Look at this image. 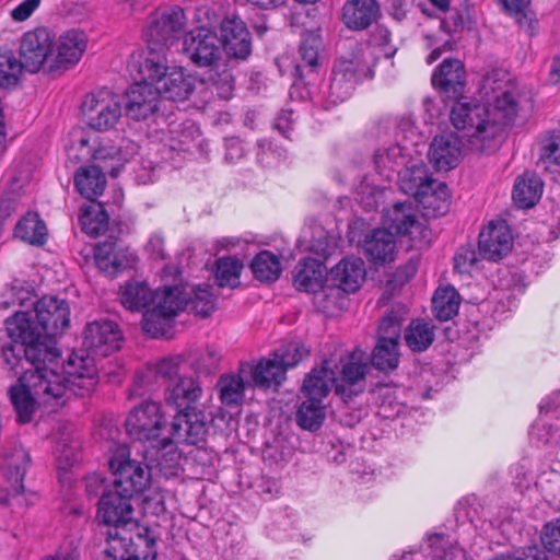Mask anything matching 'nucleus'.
Wrapping results in <instances>:
<instances>
[{
	"mask_svg": "<svg viewBox=\"0 0 560 560\" xmlns=\"http://www.w3.org/2000/svg\"><path fill=\"white\" fill-rule=\"evenodd\" d=\"M122 340L118 325L112 320H95L86 325L81 350L72 352L65 371L52 366L25 370L18 384L9 389L10 400L18 420L27 423L36 407L42 405L62 406L70 395H90L98 383V370L94 357H108L119 349Z\"/></svg>",
	"mask_w": 560,
	"mask_h": 560,
	"instance_id": "obj_1",
	"label": "nucleus"
},
{
	"mask_svg": "<svg viewBox=\"0 0 560 560\" xmlns=\"http://www.w3.org/2000/svg\"><path fill=\"white\" fill-rule=\"evenodd\" d=\"M34 313V316L16 313L7 320L11 341L1 347V353L8 368L15 373L18 368L24 369V363L37 370L52 365L60 357L55 338L69 327V303L46 295L35 303Z\"/></svg>",
	"mask_w": 560,
	"mask_h": 560,
	"instance_id": "obj_2",
	"label": "nucleus"
},
{
	"mask_svg": "<svg viewBox=\"0 0 560 560\" xmlns=\"http://www.w3.org/2000/svg\"><path fill=\"white\" fill-rule=\"evenodd\" d=\"M495 83L492 77L485 79L483 88L493 93L492 108L479 103L456 102L451 109V121L457 130L464 131L470 150L495 151L517 115L515 94L511 89H502Z\"/></svg>",
	"mask_w": 560,
	"mask_h": 560,
	"instance_id": "obj_3",
	"label": "nucleus"
},
{
	"mask_svg": "<svg viewBox=\"0 0 560 560\" xmlns=\"http://www.w3.org/2000/svg\"><path fill=\"white\" fill-rule=\"evenodd\" d=\"M132 498L110 488L100 501L97 517L108 525L104 560H155L156 537L148 527L130 535L124 527L133 520Z\"/></svg>",
	"mask_w": 560,
	"mask_h": 560,
	"instance_id": "obj_4",
	"label": "nucleus"
},
{
	"mask_svg": "<svg viewBox=\"0 0 560 560\" xmlns=\"http://www.w3.org/2000/svg\"><path fill=\"white\" fill-rule=\"evenodd\" d=\"M203 389L197 377L182 376L164 388V400L175 409L172 420L173 440L187 445L205 442L209 431L208 417L201 398Z\"/></svg>",
	"mask_w": 560,
	"mask_h": 560,
	"instance_id": "obj_5",
	"label": "nucleus"
},
{
	"mask_svg": "<svg viewBox=\"0 0 560 560\" xmlns=\"http://www.w3.org/2000/svg\"><path fill=\"white\" fill-rule=\"evenodd\" d=\"M139 75L153 82L161 100L186 101L196 88V78L186 73L182 67H168L164 54L150 52L138 68Z\"/></svg>",
	"mask_w": 560,
	"mask_h": 560,
	"instance_id": "obj_6",
	"label": "nucleus"
},
{
	"mask_svg": "<svg viewBox=\"0 0 560 560\" xmlns=\"http://www.w3.org/2000/svg\"><path fill=\"white\" fill-rule=\"evenodd\" d=\"M125 427L127 433L140 442H149L158 450L167 446L187 445L176 442L172 434V423L167 428L165 416L160 402L147 400L136 406L128 415Z\"/></svg>",
	"mask_w": 560,
	"mask_h": 560,
	"instance_id": "obj_7",
	"label": "nucleus"
},
{
	"mask_svg": "<svg viewBox=\"0 0 560 560\" xmlns=\"http://www.w3.org/2000/svg\"><path fill=\"white\" fill-rule=\"evenodd\" d=\"M398 183L400 190L424 209L433 208L434 214H443L447 210L448 188L445 183L433 179L425 165L406 167Z\"/></svg>",
	"mask_w": 560,
	"mask_h": 560,
	"instance_id": "obj_8",
	"label": "nucleus"
},
{
	"mask_svg": "<svg viewBox=\"0 0 560 560\" xmlns=\"http://www.w3.org/2000/svg\"><path fill=\"white\" fill-rule=\"evenodd\" d=\"M30 464L31 456L22 447L8 455L4 462L5 494L1 502L15 512H22L38 501V494L33 490L26 489L23 485V479Z\"/></svg>",
	"mask_w": 560,
	"mask_h": 560,
	"instance_id": "obj_9",
	"label": "nucleus"
},
{
	"mask_svg": "<svg viewBox=\"0 0 560 560\" xmlns=\"http://www.w3.org/2000/svg\"><path fill=\"white\" fill-rule=\"evenodd\" d=\"M186 26L184 10L174 7L155 14L150 22L144 37L148 44V52L164 54L183 35Z\"/></svg>",
	"mask_w": 560,
	"mask_h": 560,
	"instance_id": "obj_10",
	"label": "nucleus"
},
{
	"mask_svg": "<svg viewBox=\"0 0 560 560\" xmlns=\"http://www.w3.org/2000/svg\"><path fill=\"white\" fill-rule=\"evenodd\" d=\"M81 109L85 124L96 131L114 128L121 117L119 97L106 89L88 94Z\"/></svg>",
	"mask_w": 560,
	"mask_h": 560,
	"instance_id": "obj_11",
	"label": "nucleus"
},
{
	"mask_svg": "<svg viewBox=\"0 0 560 560\" xmlns=\"http://www.w3.org/2000/svg\"><path fill=\"white\" fill-rule=\"evenodd\" d=\"M279 349L272 358L262 359L255 368H249L252 378L256 386L268 388L272 385H280L284 380L289 368H294L303 358L308 355V351L303 347L294 346L292 349Z\"/></svg>",
	"mask_w": 560,
	"mask_h": 560,
	"instance_id": "obj_12",
	"label": "nucleus"
},
{
	"mask_svg": "<svg viewBox=\"0 0 560 560\" xmlns=\"http://www.w3.org/2000/svg\"><path fill=\"white\" fill-rule=\"evenodd\" d=\"M114 475L112 488L131 498L143 492L150 485L151 474L148 466L126 457L124 452L108 462Z\"/></svg>",
	"mask_w": 560,
	"mask_h": 560,
	"instance_id": "obj_13",
	"label": "nucleus"
},
{
	"mask_svg": "<svg viewBox=\"0 0 560 560\" xmlns=\"http://www.w3.org/2000/svg\"><path fill=\"white\" fill-rule=\"evenodd\" d=\"M182 51L199 68L214 66L221 59L222 52L218 34L207 27H197L186 33Z\"/></svg>",
	"mask_w": 560,
	"mask_h": 560,
	"instance_id": "obj_14",
	"label": "nucleus"
},
{
	"mask_svg": "<svg viewBox=\"0 0 560 560\" xmlns=\"http://www.w3.org/2000/svg\"><path fill=\"white\" fill-rule=\"evenodd\" d=\"M20 57L25 71L38 72L43 67L50 72L52 63V34L45 27L25 33L20 45Z\"/></svg>",
	"mask_w": 560,
	"mask_h": 560,
	"instance_id": "obj_15",
	"label": "nucleus"
},
{
	"mask_svg": "<svg viewBox=\"0 0 560 560\" xmlns=\"http://www.w3.org/2000/svg\"><path fill=\"white\" fill-rule=\"evenodd\" d=\"M220 45L229 59L246 60L252 54V36L245 22L236 15L220 23Z\"/></svg>",
	"mask_w": 560,
	"mask_h": 560,
	"instance_id": "obj_16",
	"label": "nucleus"
},
{
	"mask_svg": "<svg viewBox=\"0 0 560 560\" xmlns=\"http://www.w3.org/2000/svg\"><path fill=\"white\" fill-rule=\"evenodd\" d=\"M126 114L136 120L147 119L160 108L161 94L155 90L152 81L140 75L126 93Z\"/></svg>",
	"mask_w": 560,
	"mask_h": 560,
	"instance_id": "obj_17",
	"label": "nucleus"
},
{
	"mask_svg": "<svg viewBox=\"0 0 560 560\" xmlns=\"http://www.w3.org/2000/svg\"><path fill=\"white\" fill-rule=\"evenodd\" d=\"M88 38L84 32L70 30L59 36L52 37V63L50 72L66 70L75 65L84 54Z\"/></svg>",
	"mask_w": 560,
	"mask_h": 560,
	"instance_id": "obj_18",
	"label": "nucleus"
},
{
	"mask_svg": "<svg viewBox=\"0 0 560 560\" xmlns=\"http://www.w3.org/2000/svg\"><path fill=\"white\" fill-rule=\"evenodd\" d=\"M513 246L512 235L505 222L490 223L479 234L478 249L482 259L498 261Z\"/></svg>",
	"mask_w": 560,
	"mask_h": 560,
	"instance_id": "obj_19",
	"label": "nucleus"
},
{
	"mask_svg": "<svg viewBox=\"0 0 560 560\" xmlns=\"http://www.w3.org/2000/svg\"><path fill=\"white\" fill-rule=\"evenodd\" d=\"M183 362L182 355H171L149 364L145 372L136 374L135 385L145 390H153L154 383L162 381L166 387L170 383H175L183 376L180 375Z\"/></svg>",
	"mask_w": 560,
	"mask_h": 560,
	"instance_id": "obj_20",
	"label": "nucleus"
},
{
	"mask_svg": "<svg viewBox=\"0 0 560 560\" xmlns=\"http://www.w3.org/2000/svg\"><path fill=\"white\" fill-rule=\"evenodd\" d=\"M462 153L458 136L446 132L434 137L428 152L431 164L439 171H450L457 166Z\"/></svg>",
	"mask_w": 560,
	"mask_h": 560,
	"instance_id": "obj_21",
	"label": "nucleus"
},
{
	"mask_svg": "<svg viewBox=\"0 0 560 560\" xmlns=\"http://www.w3.org/2000/svg\"><path fill=\"white\" fill-rule=\"evenodd\" d=\"M432 84L447 97L462 96L465 86V69L458 59L446 58L434 71L431 78Z\"/></svg>",
	"mask_w": 560,
	"mask_h": 560,
	"instance_id": "obj_22",
	"label": "nucleus"
},
{
	"mask_svg": "<svg viewBox=\"0 0 560 560\" xmlns=\"http://www.w3.org/2000/svg\"><path fill=\"white\" fill-rule=\"evenodd\" d=\"M332 283L346 293H354L365 280L364 261L357 257L341 259L330 271Z\"/></svg>",
	"mask_w": 560,
	"mask_h": 560,
	"instance_id": "obj_23",
	"label": "nucleus"
},
{
	"mask_svg": "<svg viewBox=\"0 0 560 560\" xmlns=\"http://www.w3.org/2000/svg\"><path fill=\"white\" fill-rule=\"evenodd\" d=\"M368 371V364L352 353L342 365L340 378H336V394L347 398L358 395L364 388Z\"/></svg>",
	"mask_w": 560,
	"mask_h": 560,
	"instance_id": "obj_24",
	"label": "nucleus"
},
{
	"mask_svg": "<svg viewBox=\"0 0 560 560\" xmlns=\"http://www.w3.org/2000/svg\"><path fill=\"white\" fill-rule=\"evenodd\" d=\"M335 66L341 71L357 77L359 81L373 78L372 54L369 48L357 42L349 43V51L342 55Z\"/></svg>",
	"mask_w": 560,
	"mask_h": 560,
	"instance_id": "obj_25",
	"label": "nucleus"
},
{
	"mask_svg": "<svg viewBox=\"0 0 560 560\" xmlns=\"http://www.w3.org/2000/svg\"><path fill=\"white\" fill-rule=\"evenodd\" d=\"M380 14L375 0H348L342 8V20L347 27L355 31L365 30Z\"/></svg>",
	"mask_w": 560,
	"mask_h": 560,
	"instance_id": "obj_26",
	"label": "nucleus"
},
{
	"mask_svg": "<svg viewBox=\"0 0 560 560\" xmlns=\"http://www.w3.org/2000/svg\"><path fill=\"white\" fill-rule=\"evenodd\" d=\"M363 248L369 260L375 264H386L395 258L396 241L390 231L377 229L366 237Z\"/></svg>",
	"mask_w": 560,
	"mask_h": 560,
	"instance_id": "obj_27",
	"label": "nucleus"
},
{
	"mask_svg": "<svg viewBox=\"0 0 560 560\" xmlns=\"http://www.w3.org/2000/svg\"><path fill=\"white\" fill-rule=\"evenodd\" d=\"M325 266L315 258L300 261L293 270V282L298 290L316 292L323 285Z\"/></svg>",
	"mask_w": 560,
	"mask_h": 560,
	"instance_id": "obj_28",
	"label": "nucleus"
},
{
	"mask_svg": "<svg viewBox=\"0 0 560 560\" xmlns=\"http://www.w3.org/2000/svg\"><path fill=\"white\" fill-rule=\"evenodd\" d=\"M336 387L335 372L330 369L329 362L324 361L320 369H313L303 383V393L306 400L319 401L328 395L331 387Z\"/></svg>",
	"mask_w": 560,
	"mask_h": 560,
	"instance_id": "obj_29",
	"label": "nucleus"
},
{
	"mask_svg": "<svg viewBox=\"0 0 560 560\" xmlns=\"http://www.w3.org/2000/svg\"><path fill=\"white\" fill-rule=\"evenodd\" d=\"M200 83L215 94L221 100H230L235 89V78L232 70L225 63H214L206 72Z\"/></svg>",
	"mask_w": 560,
	"mask_h": 560,
	"instance_id": "obj_30",
	"label": "nucleus"
},
{
	"mask_svg": "<svg viewBox=\"0 0 560 560\" xmlns=\"http://www.w3.org/2000/svg\"><path fill=\"white\" fill-rule=\"evenodd\" d=\"M74 186L86 199L93 200L103 194L106 186V177L101 165L81 167L74 175Z\"/></svg>",
	"mask_w": 560,
	"mask_h": 560,
	"instance_id": "obj_31",
	"label": "nucleus"
},
{
	"mask_svg": "<svg viewBox=\"0 0 560 560\" xmlns=\"http://www.w3.org/2000/svg\"><path fill=\"white\" fill-rule=\"evenodd\" d=\"M542 194V182L530 173L517 176L514 183L512 198L518 208L534 207Z\"/></svg>",
	"mask_w": 560,
	"mask_h": 560,
	"instance_id": "obj_32",
	"label": "nucleus"
},
{
	"mask_svg": "<svg viewBox=\"0 0 560 560\" xmlns=\"http://www.w3.org/2000/svg\"><path fill=\"white\" fill-rule=\"evenodd\" d=\"M404 339L412 352H423L435 339V326L422 318L412 319L405 329Z\"/></svg>",
	"mask_w": 560,
	"mask_h": 560,
	"instance_id": "obj_33",
	"label": "nucleus"
},
{
	"mask_svg": "<svg viewBox=\"0 0 560 560\" xmlns=\"http://www.w3.org/2000/svg\"><path fill=\"white\" fill-rule=\"evenodd\" d=\"M215 388L222 405L235 408L243 404L245 398V383L240 375L223 374L219 377Z\"/></svg>",
	"mask_w": 560,
	"mask_h": 560,
	"instance_id": "obj_34",
	"label": "nucleus"
},
{
	"mask_svg": "<svg viewBox=\"0 0 560 560\" xmlns=\"http://www.w3.org/2000/svg\"><path fill=\"white\" fill-rule=\"evenodd\" d=\"M320 46L322 40L318 36L314 34L303 35L299 47L300 62L295 66V72L300 78L305 77V71L314 73L317 70Z\"/></svg>",
	"mask_w": 560,
	"mask_h": 560,
	"instance_id": "obj_35",
	"label": "nucleus"
},
{
	"mask_svg": "<svg viewBox=\"0 0 560 560\" xmlns=\"http://www.w3.org/2000/svg\"><path fill=\"white\" fill-rule=\"evenodd\" d=\"M153 293L145 282L128 281L120 288V302L130 311H141L151 305Z\"/></svg>",
	"mask_w": 560,
	"mask_h": 560,
	"instance_id": "obj_36",
	"label": "nucleus"
},
{
	"mask_svg": "<svg viewBox=\"0 0 560 560\" xmlns=\"http://www.w3.org/2000/svg\"><path fill=\"white\" fill-rule=\"evenodd\" d=\"M385 220L389 229L394 230L397 234L406 235L418 223L417 210L412 207L411 202H396L386 210Z\"/></svg>",
	"mask_w": 560,
	"mask_h": 560,
	"instance_id": "obj_37",
	"label": "nucleus"
},
{
	"mask_svg": "<svg viewBox=\"0 0 560 560\" xmlns=\"http://www.w3.org/2000/svg\"><path fill=\"white\" fill-rule=\"evenodd\" d=\"M459 305L460 296L453 287L439 288L432 298L433 314L441 322L453 318Z\"/></svg>",
	"mask_w": 560,
	"mask_h": 560,
	"instance_id": "obj_38",
	"label": "nucleus"
},
{
	"mask_svg": "<svg viewBox=\"0 0 560 560\" xmlns=\"http://www.w3.org/2000/svg\"><path fill=\"white\" fill-rule=\"evenodd\" d=\"M406 315L407 308L402 304H395L388 308L380 319L377 339L399 342L401 324Z\"/></svg>",
	"mask_w": 560,
	"mask_h": 560,
	"instance_id": "obj_39",
	"label": "nucleus"
},
{
	"mask_svg": "<svg viewBox=\"0 0 560 560\" xmlns=\"http://www.w3.org/2000/svg\"><path fill=\"white\" fill-rule=\"evenodd\" d=\"M151 305L152 308L175 317L179 312L185 310L186 296L178 287H165L153 293Z\"/></svg>",
	"mask_w": 560,
	"mask_h": 560,
	"instance_id": "obj_40",
	"label": "nucleus"
},
{
	"mask_svg": "<svg viewBox=\"0 0 560 560\" xmlns=\"http://www.w3.org/2000/svg\"><path fill=\"white\" fill-rule=\"evenodd\" d=\"M79 221L82 231L95 237L103 234L108 228L109 215L100 202H94L81 210Z\"/></svg>",
	"mask_w": 560,
	"mask_h": 560,
	"instance_id": "obj_41",
	"label": "nucleus"
},
{
	"mask_svg": "<svg viewBox=\"0 0 560 560\" xmlns=\"http://www.w3.org/2000/svg\"><path fill=\"white\" fill-rule=\"evenodd\" d=\"M14 235L30 244L43 245L46 242L47 229L37 213H27L15 225Z\"/></svg>",
	"mask_w": 560,
	"mask_h": 560,
	"instance_id": "obj_42",
	"label": "nucleus"
},
{
	"mask_svg": "<svg viewBox=\"0 0 560 560\" xmlns=\"http://www.w3.org/2000/svg\"><path fill=\"white\" fill-rule=\"evenodd\" d=\"M400 352L398 341L378 340L371 355L372 365L381 372H390L399 364Z\"/></svg>",
	"mask_w": 560,
	"mask_h": 560,
	"instance_id": "obj_43",
	"label": "nucleus"
},
{
	"mask_svg": "<svg viewBox=\"0 0 560 560\" xmlns=\"http://www.w3.org/2000/svg\"><path fill=\"white\" fill-rule=\"evenodd\" d=\"M250 269L257 280L273 282L281 273V264L278 256L269 250H261L252 260Z\"/></svg>",
	"mask_w": 560,
	"mask_h": 560,
	"instance_id": "obj_44",
	"label": "nucleus"
},
{
	"mask_svg": "<svg viewBox=\"0 0 560 560\" xmlns=\"http://www.w3.org/2000/svg\"><path fill=\"white\" fill-rule=\"evenodd\" d=\"M360 81L336 66L332 69V77L329 85L328 100L332 104L342 103L348 100Z\"/></svg>",
	"mask_w": 560,
	"mask_h": 560,
	"instance_id": "obj_45",
	"label": "nucleus"
},
{
	"mask_svg": "<svg viewBox=\"0 0 560 560\" xmlns=\"http://www.w3.org/2000/svg\"><path fill=\"white\" fill-rule=\"evenodd\" d=\"M243 264L236 257H222L215 261L214 279L220 288H236L240 284V276Z\"/></svg>",
	"mask_w": 560,
	"mask_h": 560,
	"instance_id": "obj_46",
	"label": "nucleus"
},
{
	"mask_svg": "<svg viewBox=\"0 0 560 560\" xmlns=\"http://www.w3.org/2000/svg\"><path fill=\"white\" fill-rule=\"evenodd\" d=\"M210 284H199L191 290L189 298H186L185 310L201 317L209 316L215 307V299L210 292Z\"/></svg>",
	"mask_w": 560,
	"mask_h": 560,
	"instance_id": "obj_47",
	"label": "nucleus"
},
{
	"mask_svg": "<svg viewBox=\"0 0 560 560\" xmlns=\"http://www.w3.org/2000/svg\"><path fill=\"white\" fill-rule=\"evenodd\" d=\"M25 70L22 59H18L10 49H0V86L10 88L18 84Z\"/></svg>",
	"mask_w": 560,
	"mask_h": 560,
	"instance_id": "obj_48",
	"label": "nucleus"
},
{
	"mask_svg": "<svg viewBox=\"0 0 560 560\" xmlns=\"http://www.w3.org/2000/svg\"><path fill=\"white\" fill-rule=\"evenodd\" d=\"M560 165V132L544 136L539 142V158L537 166L544 171L552 172Z\"/></svg>",
	"mask_w": 560,
	"mask_h": 560,
	"instance_id": "obj_49",
	"label": "nucleus"
},
{
	"mask_svg": "<svg viewBox=\"0 0 560 560\" xmlns=\"http://www.w3.org/2000/svg\"><path fill=\"white\" fill-rule=\"evenodd\" d=\"M124 145L120 147H108V148H100L94 153V159L100 162H105L106 160L116 161L118 164L114 165L109 173L112 176H116L118 167L121 166L125 162H128L133 155L138 153V145L132 141H125Z\"/></svg>",
	"mask_w": 560,
	"mask_h": 560,
	"instance_id": "obj_50",
	"label": "nucleus"
},
{
	"mask_svg": "<svg viewBox=\"0 0 560 560\" xmlns=\"http://www.w3.org/2000/svg\"><path fill=\"white\" fill-rule=\"evenodd\" d=\"M174 318L151 307L143 314L142 329L152 338L166 337L171 331Z\"/></svg>",
	"mask_w": 560,
	"mask_h": 560,
	"instance_id": "obj_51",
	"label": "nucleus"
},
{
	"mask_svg": "<svg viewBox=\"0 0 560 560\" xmlns=\"http://www.w3.org/2000/svg\"><path fill=\"white\" fill-rule=\"evenodd\" d=\"M295 419L302 429L316 431L323 424L325 411L319 401L305 400L300 406Z\"/></svg>",
	"mask_w": 560,
	"mask_h": 560,
	"instance_id": "obj_52",
	"label": "nucleus"
},
{
	"mask_svg": "<svg viewBox=\"0 0 560 560\" xmlns=\"http://www.w3.org/2000/svg\"><path fill=\"white\" fill-rule=\"evenodd\" d=\"M374 163L378 170H394L395 166L402 165L405 163L404 148L400 144H393L378 149L374 153Z\"/></svg>",
	"mask_w": 560,
	"mask_h": 560,
	"instance_id": "obj_53",
	"label": "nucleus"
},
{
	"mask_svg": "<svg viewBox=\"0 0 560 560\" xmlns=\"http://www.w3.org/2000/svg\"><path fill=\"white\" fill-rule=\"evenodd\" d=\"M370 43L380 47L385 58H392L397 51V47L392 44V34L389 30L382 25H377L371 34Z\"/></svg>",
	"mask_w": 560,
	"mask_h": 560,
	"instance_id": "obj_54",
	"label": "nucleus"
},
{
	"mask_svg": "<svg viewBox=\"0 0 560 560\" xmlns=\"http://www.w3.org/2000/svg\"><path fill=\"white\" fill-rule=\"evenodd\" d=\"M541 542L548 552L560 556V517L545 525Z\"/></svg>",
	"mask_w": 560,
	"mask_h": 560,
	"instance_id": "obj_55",
	"label": "nucleus"
},
{
	"mask_svg": "<svg viewBox=\"0 0 560 560\" xmlns=\"http://www.w3.org/2000/svg\"><path fill=\"white\" fill-rule=\"evenodd\" d=\"M331 237L328 236L327 232L323 228L318 226L314 230V234L308 244V249L316 255L326 257L331 253Z\"/></svg>",
	"mask_w": 560,
	"mask_h": 560,
	"instance_id": "obj_56",
	"label": "nucleus"
},
{
	"mask_svg": "<svg viewBox=\"0 0 560 560\" xmlns=\"http://www.w3.org/2000/svg\"><path fill=\"white\" fill-rule=\"evenodd\" d=\"M479 252L477 253L471 246L460 247L454 256V268L460 272H469V270L478 261Z\"/></svg>",
	"mask_w": 560,
	"mask_h": 560,
	"instance_id": "obj_57",
	"label": "nucleus"
},
{
	"mask_svg": "<svg viewBox=\"0 0 560 560\" xmlns=\"http://www.w3.org/2000/svg\"><path fill=\"white\" fill-rule=\"evenodd\" d=\"M42 0H23L11 10V19L15 22L26 21L39 7Z\"/></svg>",
	"mask_w": 560,
	"mask_h": 560,
	"instance_id": "obj_58",
	"label": "nucleus"
},
{
	"mask_svg": "<svg viewBox=\"0 0 560 560\" xmlns=\"http://www.w3.org/2000/svg\"><path fill=\"white\" fill-rule=\"evenodd\" d=\"M200 363L197 364V370L200 373H210L219 365L220 355L214 349L207 348L200 354Z\"/></svg>",
	"mask_w": 560,
	"mask_h": 560,
	"instance_id": "obj_59",
	"label": "nucleus"
},
{
	"mask_svg": "<svg viewBox=\"0 0 560 560\" xmlns=\"http://www.w3.org/2000/svg\"><path fill=\"white\" fill-rule=\"evenodd\" d=\"M145 250L153 259L164 260L166 259V252L164 248V238L160 234H153L149 238L145 245Z\"/></svg>",
	"mask_w": 560,
	"mask_h": 560,
	"instance_id": "obj_60",
	"label": "nucleus"
},
{
	"mask_svg": "<svg viewBox=\"0 0 560 560\" xmlns=\"http://www.w3.org/2000/svg\"><path fill=\"white\" fill-rule=\"evenodd\" d=\"M292 109H282L275 119V128L285 138H289V131L294 121Z\"/></svg>",
	"mask_w": 560,
	"mask_h": 560,
	"instance_id": "obj_61",
	"label": "nucleus"
},
{
	"mask_svg": "<svg viewBox=\"0 0 560 560\" xmlns=\"http://www.w3.org/2000/svg\"><path fill=\"white\" fill-rule=\"evenodd\" d=\"M85 490L90 497H97L101 492L107 491L108 489L104 486V479L101 475L92 474L85 479Z\"/></svg>",
	"mask_w": 560,
	"mask_h": 560,
	"instance_id": "obj_62",
	"label": "nucleus"
},
{
	"mask_svg": "<svg viewBox=\"0 0 560 560\" xmlns=\"http://www.w3.org/2000/svg\"><path fill=\"white\" fill-rule=\"evenodd\" d=\"M95 264L101 271H103L107 275H110V276H114L115 273H117L121 268V264L119 262L117 256H114L112 258L110 257L95 258Z\"/></svg>",
	"mask_w": 560,
	"mask_h": 560,
	"instance_id": "obj_63",
	"label": "nucleus"
},
{
	"mask_svg": "<svg viewBox=\"0 0 560 560\" xmlns=\"http://www.w3.org/2000/svg\"><path fill=\"white\" fill-rule=\"evenodd\" d=\"M493 560H549L548 556L544 550H540L536 547H530L524 552V557H515V556H501Z\"/></svg>",
	"mask_w": 560,
	"mask_h": 560,
	"instance_id": "obj_64",
	"label": "nucleus"
}]
</instances>
